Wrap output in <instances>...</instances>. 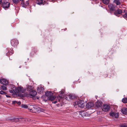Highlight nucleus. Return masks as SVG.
Returning <instances> with one entry per match:
<instances>
[{
	"mask_svg": "<svg viewBox=\"0 0 127 127\" xmlns=\"http://www.w3.org/2000/svg\"><path fill=\"white\" fill-rule=\"evenodd\" d=\"M28 106L27 105L24 104H22L21 106V107L22 108H28L29 109V106Z\"/></svg>",
	"mask_w": 127,
	"mask_h": 127,
	"instance_id": "obj_23",
	"label": "nucleus"
},
{
	"mask_svg": "<svg viewBox=\"0 0 127 127\" xmlns=\"http://www.w3.org/2000/svg\"><path fill=\"white\" fill-rule=\"evenodd\" d=\"M20 67H20H20H20Z\"/></svg>",
	"mask_w": 127,
	"mask_h": 127,
	"instance_id": "obj_42",
	"label": "nucleus"
},
{
	"mask_svg": "<svg viewBox=\"0 0 127 127\" xmlns=\"http://www.w3.org/2000/svg\"><path fill=\"white\" fill-rule=\"evenodd\" d=\"M56 98V97L55 96H50V97H47V99H44V100L45 101H47L48 100H50L51 101H52L54 100Z\"/></svg>",
	"mask_w": 127,
	"mask_h": 127,
	"instance_id": "obj_10",
	"label": "nucleus"
},
{
	"mask_svg": "<svg viewBox=\"0 0 127 127\" xmlns=\"http://www.w3.org/2000/svg\"><path fill=\"white\" fill-rule=\"evenodd\" d=\"M27 89L28 91H30L32 89V87L31 86L28 85H27Z\"/></svg>",
	"mask_w": 127,
	"mask_h": 127,
	"instance_id": "obj_25",
	"label": "nucleus"
},
{
	"mask_svg": "<svg viewBox=\"0 0 127 127\" xmlns=\"http://www.w3.org/2000/svg\"><path fill=\"white\" fill-rule=\"evenodd\" d=\"M27 120L28 121V120L27 119H26V120H25V121H26Z\"/></svg>",
	"mask_w": 127,
	"mask_h": 127,
	"instance_id": "obj_39",
	"label": "nucleus"
},
{
	"mask_svg": "<svg viewBox=\"0 0 127 127\" xmlns=\"http://www.w3.org/2000/svg\"><path fill=\"white\" fill-rule=\"evenodd\" d=\"M122 101L124 103H127V98H123L122 100Z\"/></svg>",
	"mask_w": 127,
	"mask_h": 127,
	"instance_id": "obj_28",
	"label": "nucleus"
},
{
	"mask_svg": "<svg viewBox=\"0 0 127 127\" xmlns=\"http://www.w3.org/2000/svg\"><path fill=\"white\" fill-rule=\"evenodd\" d=\"M20 1H21V4L22 5L23 7H25L26 6L28 5L29 3H25L24 1V0H20Z\"/></svg>",
	"mask_w": 127,
	"mask_h": 127,
	"instance_id": "obj_21",
	"label": "nucleus"
},
{
	"mask_svg": "<svg viewBox=\"0 0 127 127\" xmlns=\"http://www.w3.org/2000/svg\"><path fill=\"white\" fill-rule=\"evenodd\" d=\"M6 96L7 97H10V96L9 95H6Z\"/></svg>",
	"mask_w": 127,
	"mask_h": 127,
	"instance_id": "obj_37",
	"label": "nucleus"
},
{
	"mask_svg": "<svg viewBox=\"0 0 127 127\" xmlns=\"http://www.w3.org/2000/svg\"><path fill=\"white\" fill-rule=\"evenodd\" d=\"M123 11L124 10L121 9H118L117 10L115 11L114 12V14L117 16H119V15L122 14Z\"/></svg>",
	"mask_w": 127,
	"mask_h": 127,
	"instance_id": "obj_5",
	"label": "nucleus"
},
{
	"mask_svg": "<svg viewBox=\"0 0 127 127\" xmlns=\"http://www.w3.org/2000/svg\"><path fill=\"white\" fill-rule=\"evenodd\" d=\"M74 106L78 105L80 107L83 108L85 105L84 102L83 100H79L78 101H76L74 103Z\"/></svg>",
	"mask_w": 127,
	"mask_h": 127,
	"instance_id": "obj_3",
	"label": "nucleus"
},
{
	"mask_svg": "<svg viewBox=\"0 0 127 127\" xmlns=\"http://www.w3.org/2000/svg\"><path fill=\"white\" fill-rule=\"evenodd\" d=\"M45 94L46 96L48 97L52 96L53 95V93L52 92L49 91L45 92Z\"/></svg>",
	"mask_w": 127,
	"mask_h": 127,
	"instance_id": "obj_15",
	"label": "nucleus"
},
{
	"mask_svg": "<svg viewBox=\"0 0 127 127\" xmlns=\"http://www.w3.org/2000/svg\"><path fill=\"white\" fill-rule=\"evenodd\" d=\"M123 16L124 18H127V13H125L124 15Z\"/></svg>",
	"mask_w": 127,
	"mask_h": 127,
	"instance_id": "obj_31",
	"label": "nucleus"
},
{
	"mask_svg": "<svg viewBox=\"0 0 127 127\" xmlns=\"http://www.w3.org/2000/svg\"><path fill=\"white\" fill-rule=\"evenodd\" d=\"M110 109V106L107 105H103L102 108L103 110L105 112L109 111Z\"/></svg>",
	"mask_w": 127,
	"mask_h": 127,
	"instance_id": "obj_6",
	"label": "nucleus"
},
{
	"mask_svg": "<svg viewBox=\"0 0 127 127\" xmlns=\"http://www.w3.org/2000/svg\"><path fill=\"white\" fill-rule=\"evenodd\" d=\"M121 112L123 114H127V109L125 108H123L121 109Z\"/></svg>",
	"mask_w": 127,
	"mask_h": 127,
	"instance_id": "obj_20",
	"label": "nucleus"
},
{
	"mask_svg": "<svg viewBox=\"0 0 127 127\" xmlns=\"http://www.w3.org/2000/svg\"><path fill=\"white\" fill-rule=\"evenodd\" d=\"M78 113L82 117H83L85 116V112L84 111H79L78 112Z\"/></svg>",
	"mask_w": 127,
	"mask_h": 127,
	"instance_id": "obj_22",
	"label": "nucleus"
},
{
	"mask_svg": "<svg viewBox=\"0 0 127 127\" xmlns=\"http://www.w3.org/2000/svg\"><path fill=\"white\" fill-rule=\"evenodd\" d=\"M17 102L16 101H12V103L13 104H15L17 103Z\"/></svg>",
	"mask_w": 127,
	"mask_h": 127,
	"instance_id": "obj_33",
	"label": "nucleus"
},
{
	"mask_svg": "<svg viewBox=\"0 0 127 127\" xmlns=\"http://www.w3.org/2000/svg\"><path fill=\"white\" fill-rule=\"evenodd\" d=\"M114 2L117 5L120 4L121 3L118 0H114Z\"/></svg>",
	"mask_w": 127,
	"mask_h": 127,
	"instance_id": "obj_24",
	"label": "nucleus"
},
{
	"mask_svg": "<svg viewBox=\"0 0 127 127\" xmlns=\"http://www.w3.org/2000/svg\"><path fill=\"white\" fill-rule=\"evenodd\" d=\"M0 94L1 95L6 94V93L2 91H0Z\"/></svg>",
	"mask_w": 127,
	"mask_h": 127,
	"instance_id": "obj_30",
	"label": "nucleus"
},
{
	"mask_svg": "<svg viewBox=\"0 0 127 127\" xmlns=\"http://www.w3.org/2000/svg\"><path fill=\"white\" fill-rule=\"evenodd\" d=\"M44 1L42 0H37L36 1V3L38 5H40L41 4L43 5L44 4Z\"/></svg>",
	"mask_w": 127,
	"mask_h": 127,
	"instance_id": "obj_19",
	"label": "nucleus"
},
{
	"mask_svg": "<svg viewBox=\"0 0 127 127\" xmlns=\"http://www.w3.org/2000/svg\"><path fill=\"white\" fill-rule=\"evenodd\" d=\"M57 102V101H54V102H53V103L54 104L56 103Z\"/></svg>",
	"mask_w": 127,
	"mask_h": 127,
	"instance_id": "obj_38",
	"label": "nucleus"
},
{
	"mask_svg": "<svg viewBox=\"0 0 127 127\" xmlns=\"http://www.w3.org/2000/svg\"><path fill=\"white\" fill-rule=\"evenodd\" d=\"M11 44L12 46H17L18 44V41L15 39H13L11 41Z\"/></svg>",
	"mask_w": 127,
	"mask_h": 127,
	"instance_id": "obj_7",
	"label": "nucleus"
},
{
	"mask_svg": "<svg viewBox=\"0 0 127 127\" xmlns=\"http://www.w3.org/2000/svg\"><path fill=\"white\" fill-rule=\"evenodd\" d=\"M110 116L114 117L117 118L118 117V114L117 113L112 112L110 113Z\"/></svg>",
	"mask_w": 127,
	"mask_h": 127,
	"instance_id": "obj_14",
	"label": "nucleus"
},
{
	"mask_svg": "<svg viewBox=\"0 0 127 127\" xmlns=\"http://www.w3.org/2000/svg\"><path fill=\"white\" fill-rule=\"evenodd\" d=\"M2 0H0V4H2Z\"/></svg>",
	"mask_w": 127,
	"mask_h": 127,
	"instance_id": "obj_36",
	"label": "nucleus"
},
{
	"mask_svg": "<svg viewBox=\"0 0 127 127\" xmlns=\"http://www.w3.org/2000/svg\"><path fill=\"white\" fill-rule=\"evenodd\" d=\"M37 94V92L34 90H31L29 93L30 95L32 97L35 96Z\"/></svg>",
	"mask_w": 127,
	"mask_h": 127,
	"instance_id": "obj_11",
	"label": "nucleus"
},
{
	"mask_svg": "<svg viewBox=\"0 0 127 127\" xmlns=\"http://www.w3.org/2000/svg\"><path fill=\"white\" fill-rule=\"evenodd\" d=\"M14 120L16 121H18V119L17 118H15L14 119Z\"/></svg>",
	"mask_w": 127,
	"mask_h": 127,
	"instance_id": "obj_34",
	"label": "nucleus"
},
{
	"mask_svg": "<svg viewBox=\"0 0 127 127\" xmlns=\"http://www.w3.org/2000/svg\"><path fill=\"white\" fill-rule=\"evenodd\" d=\"M13 2L15 4H17L19 2V0H12Z\"/></svg>",
	"mask_w": 127,
	"mask_h": 127,
	"instance_id": "obj_26",
	"label": "nucleus"
},
{
	"mask_svg": "<svg viewBox=\"0 0 127 127\" xmlns=\"http://www.w3.org/2000/svg\"><path fill=\"white\" fill-rule=\"evenodd\" d=\"M96 106L97 108L100 107L102 106V102L100 101H97L95 103Z\"/></svg>",
	"mask_w": 127,
	"mask_h": 127,
	"instance_id": "obj_18",
	"label": "nucleus"
},
{
	"mask_svg": "<svg viewBox=\"0 0 127 127\" xmlns=\"http://www.w3.org/2000/svg\"><path fill=\"white\" fill-rule=\"evenodd\" d=\"M120 127H127V125H122L120 126Z\"/></svg>",
	"mask_w": 127,
	"mask_h": 127,
	"instance_id": "obj_32",
	"label": "nucleus"
},
{
	"mask_svg": "<svg viewBox=\"0 0 127 127\" xmlns=\"http://www.w3.org/2000/svg\"><path fill=\"white\" fill-rule=\"evenodd\" d=\"M59 93L60 94L57 97V101L60 102L62 100L63 98L64 97V95L63 94L64 93V91H62Z\"/></svg>",
	"mask_w": 127,
	"mask_h": 127,
	"instance_id": "obj_4",
	"label": "nucleus"
},
{
	"mask_svg": "<svg viewBox=\"0 0 127 127\" xmlns=\"http://www.w3.org/2000/svg\"><path fill=\"white\" fill-rule=\"evenodd\" d=\"M1 96H0V98Z\"/></svg>",
	"mask_w": 127,
	"mask_h": 127,
	"instance_id": "obj_41",
	"label": "nucleus"
},
{
	"mask_svg": "<svg viewBox=\"0 0 127 127\" xmlns=\"http://www.w3.org/2000/svg\"><path fill=\"white\" fill-rule=\"evenodd\" d=\"M29 110L31 112L34 113H39L41 111L43 112L44 110L37 106L30 105L29 107Z\"/></svg>",
	"mask_w": 127,
	"mask_h": 127,
	"instance_id": "obj_1",
	"label": "nucleus"
},
{
	"mask_svg": "<svg viewBox=\"0 0 127 127\" xmlns=\"http://www.w3.org/2000/svg\"><path fill=\"white\" fill-rule=\"evenodd\" d=\"M0 83L3 85H6L8 84V81L6 79H2L0 80Z\"/></svg>",
	"mask_w": 127,
	"mask_h": 127,
	"instance_id": "obj_9",
	"label": "nucleus"
},
{
	"mask_svg": "<svg viewBox=\"0 0 127 127\" xmlns=\"http://www.w3.org/2000/svg\"><path fill=\"white\" fill-rule=\"evenodd\" d=\"M37 89L38 92H42L44 90V89L43 87L40 86L37 87Z\"/></svg>",
	"mask_w": 127,
	"mask_h": 127,
	"instance_id": "obj_16",
	"label": "nucleus"
},
{
	"mask_svg": "<svg viewBox=\"0 0 127 127\" xmlns=\"http://www.w3.org/2000/svg\"><path fill=\"white\" fill-rule=\"evenodd\" d=\"M93 106L94 104L92 102H89L87 104L86 107L87 108L89 109L93 107Z\"/></svg>",
	"mask_w": 127,
	"mask_h": 127,
	"instance_id": "obj_13",
	"label": "nucleus"
},
{
	"mask_svg": "<svg viewBox=\"0 0 127 127\" xmlns=\"http://www.w3.org/2000/svg\"><path fill=\"white\" fill-rule=\"evenodd\" d=\"M18 90H19L18 93H24L25 91V90L22 87H18Z\"/></svg>",
	"mask_w": 127,
	"mask_h": 127,
	"instance_id": "obj_17",
	"label": "nucleus"
},
{
	"mask_svg": "<svg viewBox=\"0 0 127 127\" xmlns=\"http://www.w3.org/2000/svg\"><path fill=\"white\" fill-rule=\"evenodd\" d=\"M1 88L3 90H6V87L2 85L1 86Z\"/></svg>",
	"mask_w": 127,
	"mask_h": 127,
	"instance_id": "obj_27",
	"label": "nucleus"
},
{
	"mask_svg": "<svg viewBox=\"0 0 127 127\" xmlns=\"http://www.w3.org/2000/svg\"><path fill=\"white\" fill-rule=\"evenodd\" d=\"M17 103L18 105H20V104L21 103L20 102H17Z\"/></svg>",
	"mask_w": 127,
	"mask_h": 127,
	"instance_id": "obj_35",
	"label": "nucleus"
},
{
	"mask_svg": "<svg viewBox=\"0 0 127 127\" xmlns=\"http://www.w3.org/2000/svg\"><path fill=\"white\" fill-rule=\"evenodd\" d=\"M65 99H66L67 100V97H66L65 98Z\"/></svg>",
	"mask_w": 127,
	"mask_h": 127,
	"instance_id": "obj_40",
	"label": "nucleus"
},
{
	"mask_svg": "<svg viewBox=\"0 0 127 127\" xmlns=\"http://www.w3.org/2000/svg\"><path fill=\"white\" fill-rule=\"evenodd\" d=\"M10 87L11 88V89L9 90V91L12 94L14 93H18V87H16L14 85H10Z\"/></svg>",
	"mask_w": 127,
	"mask_h": 127,
	"instance_id": "obj_2",
	"label": "nucleus"
},
{
	"mask_svg": "<svg viewBox=\"0 0 127 127\" xmlns=\"http://www.w3.org/2000/svg\"><path fill=\"white\" fill-rule=\"evenodd\" d=\"M10 3L8 2L4 1L2 4L3 7L5 9L8 8L9 6Z\"/></svg>",
	"mask_w": 127,
	"mask_h": 127,
	"instance_id": "obj_8",
	"label": "nucleus"
},
{
	"mask_svg": "<svg viewBox=\"0 0 127 127\" xmlns=\"http://www.w3.org/2000/svg\"><path fill=\"white\" fill-rule=\"evenodd\" d=\"M68 98L70 99H73L74 98V96H73L72 94H70L68 95Z\"/></svg>",
	"mask_w": 127,
	"mask_h": 127,
	"instance_id": "obj_29",
	"label": "nucleus"
},
{
	"mask_svg": "<svg viewBox=\"0 0 127 127\" xmlns=\"http://www.w3.org/2000/svg\"><path fill=\"white\" fill-rule=\"evenodd\" d=\"M108 7L111 11H115V6L112 4H110L108 5Z\"/></svg>",
	"mask_w": 127,
	"mask_h": 127,
	"instance_id": "obj_12",
	"label": "nucleus"
}]
</instances>
